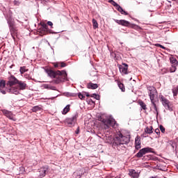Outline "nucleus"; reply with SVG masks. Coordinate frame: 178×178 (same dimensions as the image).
<instances>
[{"mask_svg": "<svg viewBox=\"0 0 178 178\" xmlns=\"http://www.w3.org/2000/svg\"><path fill=\"white\" fill-rule=\"evenodd\" d=\"M108 144H111L113 148H117L118 151H120L122 148H124V144H129L130 143V138L123 136L120 131H118L115 137L113 140L107 141Z\"/></svg>", "mask_w": 178, "mask_h": 178, "instance_id": "nucleus-1", "label": "nucleus"}, {"mask_svg": "<svg viewBox=\"0 0 178 178\" xmlns=\"http://www.w3.org/2000/svg\"><path fill=\"white\" fill-rule=\"evenodd\" d=\"M45 72L47 73L49 77L51 79H56L54 81L56 84H59L65 80H67V73L65 70L54 71L51 69H46Z\"/></svg>", "mask_w": 178, "mask_h": 178, "instance_id": "nucleus-2", "label": "nucleus"}, {"mask_svg": "<svg viewBox=\"0 0 178 178\" xmlns=\"http://www.w3.org/2000/svg\"><path fill=\"white\" fill-rule=\"evenodd\" d=\"M99 121L102 122V123H103V124L105 125V129H109V126H111L113 129H116V127H118V126H119L118 124V122H116V120H115V119H113V118L105 119V118L101 117L99 118Z\"/></svg>", "mask_w": 178, "mask_h": 178, "instance_id": "nucleus-3", "label": "nucleus"}, {"mask_svg": "<svg viewBox=\"0 0 178 178\" xmlns=\"http://www.w3.org/2000/svg\"><path fill=\"white\" fill-rule=\"evenodd\" d=\"M7 23L8 24V27L10 29V33L11 34L12 38L13 40H16V37H17V29L15 28V26L10 19H8L7 21Z\"/></svg>", "mask_w": 178, "mask_h": 178, "instance_id": "nucleus-4", "label": "nucleus"}, {"mask_svg": "<svg viewBox=\"0 0 178 178\" xmlns=\"http://www.w3.org/2000/svg\"><path fill=\"white\" fill-rule=\"evenodd\" d=\"M152 148L151 147H144L139 150V152L136 154V158H143L145 154H149V152L153 153Z\"/></svg>", "mask_w": 178, "mask_h": 178, "instance_id": "nucleus-5", "label": "nucleus"}, {"mask_svg": "<svg viewBox=\"0 0 178 178\" xmlns=\"http://www.w3.org/2000/svg\"><path fill=\"white\" fill-rule=\"evenodd\" d=\"M77 118H79V114L74 115L72 118H66L65 120V123L68 124V126L72 127L76 124V122H77Z\"/></svg>", "mask_w": 178, "mask_h": 178, "instance_id": "nucleus-6", "label": "nucleus"}, {"mask_svg": "<svg viewBox=\"0 0 178 178\" xmlns=\"http://www.w3.org/2000/svg\"><path fill=\"white\" fill-rule=\"evenodd\" d=\"M160 100L161 101L162 105L164 106L165 109L168 111H172V107H170V102L166 97H163V95L160 96Z\"/></svg>", "mask_w": 178, "mask_h": 178, "instance_id": "nucleus-7", "label": "nucleus"}, {"mask_svg": "<svg viewBox=\"0 0 178 178\" xmlns=\"http://www.w3.org/2000/svg\"><path fill=\"white\" fill-rule=\"evenodd\" d=\"M120 73L122 74H129V65L126 64L125 63H122V65L118 66Z\"/></svg>", "mask_w": 178, "mask_h": 178, "instance_id": "nucleus-8", "label": "nucleus"}, {"mask_svg": "<svg viewBox=\"0 0 178 178\" xmlns=\"http://www.w3.org/2000/svg\"><path fill=\"white\" fill-rule=\"evenodd\" d=\"M19 81L15 77V76L12 75L8 78V81L7 82V86H10L12 87L16 84H18Z\"/></svg>", "mask_w": 178, "mask_h": 178, "instance_id": "nucleus-9", "label": "nucleus"}, {"mask_svg": "<svg viewBox=\"0 0 178 178\" xmlns=\"http://www.w3.org/2000/svg\"><path fill=\"white\" fill-rule=\"evenodd\" d=\"M114 22H115V23H117L118 24H119L120 26H124V27H130V26H131V24H130V22L129 21H126L125 19H113Z\"/></svg>", "mask_w": 178, "mask_h": 178, "instance_id": "nucleus-10", "label": "nucleus"}, {"mask_svg": "<svg viewBox=\"0 0 178 178\" xmlns=\"http://www.w3.org/2000/svg\"><path fill=\"white\" fill-rule=\"evenodd\" d=\"M0 92L3 95L6 94V81L5 80L0 81Z\"/></svg>", "mask_w": 178, "mask_h": 178, "instance_id": "nucleus-11", "label": "nucleus"}, {"mask_svg": "<svg viewBox=\"0 0 178 178\" xmlns=\"http://www.w3.org/2000/svg\"><path fill=\"white\" fill-rule=\"evenodd\" d=\"M48 165L44 166L40 169L39 173L40 177H44L45 175L48 173Z\"/></svg>", "mask_w": 178, "mask_h": 178, "instance_id": "nucleus-12", "label": "nucleus"}, {"mask_svg": "<svg viewBox=\"0 0 178 178\" xmlns=\"http://www.w3.org/2000/svg\"><path fill=\"white\" fill-rule=\"evenodd\" d=\"M7 91L10 94H15V95H19V94H20V90L15 87H11L10 88L8 89Z\"/></svg>", "mask_w": 178, "mask_h": 178, "instance_id": "nucleus-13", "label": "nucleus"}, {"mask_svg": "<svg viewBox=\"0 0 178 178\" xmlns=\"http://www.w3.org/2000/svg\"><path fill=\"white\" fill-rule=\"evenodd\" d=\"M135 147L136 149H140L141 148V138L138 136L135 138Z\"/></svg>", "mask_w": 178, "mask_h": 178, "instance_id": "nucleus-14", "label": "nucleus"}, {"mask_svg": "<svg viewBox=\"0 0 178 178\" xmlns=\"http://www.w3.org/2000/svg\"><path fill=\"white\" fill-rule=\"evenodd\" d=\"M3 113L6 116V118L10 119V120H16V119H15V118L13 117V114L10 111L8 110H3Z\"/></svg>", "mask_w": 178, "mask_h": 178, "instance_id": "nucleus-15", "label": "nucleus"}, {"mask_svg": "<svg viewBox=\"0 0 178 178\" xmlns=\"http://www.w3.org/2000/svg\"><path fill=\"white\" fill-rule=\"evenodd\" d=\"M17 84L19 90H23L27 88V83H26L24 81H19Z\"/></svg>", "mask_w": 178, "mask_h": 178, "instance_id": "nucleus-16", "label": "nucleus"}, {"mask_svg": "<svg viewBox=\"0 0 178 178\" xmlns=\"http://www.w3.org/2000/svg\"><path fill=\"white\" fill-rule=\"evenodd\" d=\"M129 175L133 178H138L139 177L138 172H136V170H130Z\"/></svg>", "mask_w": 178, "mask_h": 178, "instance_id": "nucleus-17", "label": "nucleus"}, {"mask_svg": "<svg viewBox=\"0 0 178 178\" xmlns=\"http://www.w3.org/2000/svg\"><path fill=\"white\" fill-rule=\"evenodd\" d=\"M147 90L149 91V92H148L149 95H151L152 94H156V92H157L156 88H155V87H154V86L147 87Z\"/></svg>", "mask_w": 178, "mask_h": 178, "instance_id": "nucleus-18", "label": "nucleus"}, {"mask_svg": "<svg viewBox=\"0 0 178 178\" xmlns=\"http://www.w3.org/2000/svg\"><path fill=\"white\" fill-rule=\"evenodd\" d=\"M40 33H45V31H48V24L43 23L42 24V28L39 29Z\"/></svg>", "mask_w": 178, "mask_h": 178, "instance_id": "nucleus-19", "label": "nucleus"}, {"mask_svg": "<svg viewBox=\"0 0 178 178\" xmlns=\"http://www.w3.org/2000/svg\"><path fill=\"white\" fill-rule=\"evenodd\" d=\"M171 65L178 66V61L175 57L170 58Z\"/></svg>", "mask_w": 178, "mask_h": 178, "instance_id": "nucleus-20", "label": "nucleus"}, {"mask_svg": "<svg viewBox=\"0 0 178 178\" xmlns=\"http://www.w3.org/2000/svg\"><path fill=\"white\" fill-rule=\"evenodd\" d=\"M97 87H98V84L97 83H90L88 84V88L91 90H97Z\"/></svg>", "mask_w": 178, "mask_h": 178, "instance_id": "nucleus-21", "label": "nucleus"}, {"mask_svg": "<svg viewBox=\"0 0 178 178\" xmlns=\"http://www.w3.org/2000/svg\"><path fill=\"white\" fill-rule=\"evenodd\" d=\"M69 111H70V104L67 105L63 110L62 113L63 115H66Z\"/></svg>", "mask_w": 178, "mask_h": 178, "instance_id": "nucleus-22", "label": "nucleus"}, {"mask_svg": "<svg viewBox=\"0 0 178 178\" xmlns=\"http://www.w3.org/2000/svg\"><path fill=\"white\" fill-rule=\"evenodd\" d=\"M153 128L152 127H147L145 129V133H147V134H152L154 133V131H152Z\"/></svg>", "mask_w": 178, "mask_h": 178, "instance_id": "nucleus-23", "label": "nucleus"}, {"mask_svg": "<svg viewBox=\"0 0 178 178\" xmlns=\"http://www.w3.org/2000/svg\"><path fill=\"white\" fill-rule=\"evenodd\" d=\"M42 109L40 106H35L32 108L31 111L32 112H38Z\"/></svg>", "mask_w": 178, "mask_h": 178, "instance_id": "nucleus-24", "label": "nucleus"}, {"mask_svg": "<svg viewBox=\"0 0 178 178\" xmlns=\"http://www.w3.org/2000/svg\"><path fill=\"white\" fill-rule=\"evenodd\" d=\"M118 87L122 92H124L126 91V88H124V85L123 83H118Z\"/></svg>", "mask_w": 178, "mask_h": 178, "instance_id": "nucleus-25", "label": "nucleus"}, {"mask_svg": "<svg viewBox=\"0 0 178 178\" xmlns=\"http://www.w3.org/2000/svg\"><path fill=\"white\" fill-rule=\"evenodd\" d=\"M139 105H140V106H141V108L144 111H147V104H145V103H144V102H143V101L139 102Z\"/></svg>", "mask_w": 178, "mask_h": 178, "instance_id": "nucleus-26", "label": "nucleus"}, {"mask_svg": "<svg viewBox=\"0 0 178 178\" xmlns=\"http://www.w3.org/2000/svg\"><path fill=\"white\" fill-rule=\"evenodd\" d=\"M93 29L95 30L96 29H98V22L96 21L95 19H92V20Z\"/></svg>", "mask_w": 178, "mask_h": 178, "instance_id": "nucleus-27", "label": "nucleus"}, {"mask_svg": "<svg viewBox=\"0 0 178 178\" xmlns=\"http://www.w3.org/2000/svg\"><path fill=\"white\" fill-rule=\"evenodd\" d=\"M177 65H171V67L170 68V73H175L176 72Z\"/></svg>", "mask_w": 178, "mask_h": 178, "instance_id": "nucleus-28", "label": "nucleus"}, {"mask_svg": "<svg viewBox=\"0 0 178 178\" xmlns=\"http://www.w3.org/2000/svg\"><path fill=\"white\" fill-rule=\"evenodd\" d=\"M108 2H109V3H111V5H113V6H115V8H117L119 5V4H118V3H116L113 0H108Z\"/></svg>", "mask_w": 178, "mask_h": 178, "instance_id": "nucleus-29", "label": "nucleus"}, {"mask_svg": "<svg viewBox=\"0 0 178 178\" xmlns=\"http://www.w3.org/2000/svg\"><path fill=\"white\" fill-rule=\"evenodd\" d=\"M19 72L21 74H24V73H26V72H27V70H26V67H20Z\"/></svg>", "mask_w": 178, "mask_h": 178, "instance_id": "nucleus-30", "label": "nucleus"}, {"mask_svg": "<svg viewBox=\"0 0 178 178\" xmlns=\"http://www.w3.org/2000/svg\"><path fill=\"white\" fill-rule=\"evenodd\" d=\"M149 97L150 98L151 102H154V99H155V93H153L152 95H149Z\"/></svg>", "mask_w": 178, "mask_h": 178, "instance_id": "nucleus-31", "label": "nucleus"}, {"mask_svg": "<svg viewBox=\"0 0 178 178\" xmlns=\"http://www.w3.org/2000/svg\"><path fill=\"white\" fill-rule=\"evenodd\" d=\"M172 93H173L174 97H177L178 88L172 89Z\"/></svg>", "mask_w": 178, "mask_h": 178, "instance_id": "nucleus-32", "label": "nucleus"}, {"mask_svg": "<svg viewBox=\"0 0 178 178\" xmlns=\"http://www.w3.org/2000/svg\"><path fill=\"white\" fill-rule=\"evenodd\" d=\"M76 95H78L80 99H84L86 98V96L83 95L81 92H79L78 94H76Z\"/></svg>", "mask_w": 178, "mask_h": 178, "instance_id": "nucleus-33", "label": "nucleus"}, {"mask_svg": "<svg viewBox=\"0 0 178 178\" xmlns=\"http://www.w3.org/2000/svg\"><path fill=\"white\" fill-rule=\"evenodd\" d=\"M60 67H66L67 66V64L65 62H59Z\"/></svg>", "mask_w": 178, "mask_h": 178, "instance_id": "nucleus-34", "label": "nucleus"}, {"mask_svg": "<svg viewBox=\"0 0 178 178\" xmlns=\"http://www.w3.org/2000/svg\"><path fill=\"white\" fill-rule=\"evenodd\" d=\"M67 95H68V97H76L77 96L76 93H70V92H67Z\"/></svg>", "mask_w": 178, "mask_h": 178, "instance_id": "nucleus-35", "label": "nucleus"}, {"mask_svg": "<svg viewBox=\"0 0 178 178\" xmlns=\"http://www.w3.org/2000/svg\"><path fill=\"white\" fill-rule=\"evenodd\" d=\"M152 104L153 105V108L154 111L158 110V108L156 107V104H155V102H151Z\"/></svg>", "mask_w": 178, "mask_h": 178, "instance_id": "nucleus-36", "label": "nucleus"}, {"mask_svg": "<svg viewBox=\"0 0 178 178\" xmlns=\"http://www.w3.org/2000/svg\"><path fill=\"white\" fill-rule=\"evenodd\" d=\"M116 8L118 12H120V13L123 12V8L120 6L118 5V6H117Z\"/></svg>", "mask_w": 178, "mask_h": 178, "instance_id": "nucleus-37", "label": "nucleus"}, {"mask_svg": "<svg viewBox=\"0 0 178 178\" xmlns=\"http://www.w3.org/2000/svg\"><path fill=\"white\" fill-rule=\"evenodd\" d=\"M19 19H17V22L19 23H23V22H25L26 19H21L20 17H18Z\"/></svg>", "mask_w": 178, "mask_h": 178, "instance_id": "nucleus-38", "label": "nucleus"}, {"mask_svg": "<svg viewBox=\"0 0 178 178\" xmlns=\"http://www.w3.org/2000/svg\"><path fill=\"white\" fill-rule=\"evenodd\" d=\"M159 129L161 133H165V127H163L162 125H160Z\"/></svg>", "mask_w": 178, "mask_h": 178, "instance_id": "nucleus-39", "label": "nucleus"}, {"mask_svg": "<svg viewBox=\"0 0 178 178\" xmlns=\"http://www.w3.org/2000/svg\"><path fill=\"white\" fill-rule=\"evenodd\" d=\"M47 25L51 26V29H52V26H54V23L51 21L47 22Z\"/></svg>", "mask_w": 178, "mask_h": 178, "instance_id": "nucleus-40", "label": "nucleus"}, {"mask_svg": "<svg viewBox=\"0 0 178 178\" xmlns=\"http://www.w3.org/2000/svg\"><path fill=\"white\" fill-rule=\"evenodd\" d=\"M155 133H156V134L159 136L161 134V131L159 130V129H155Z\"/></svg>", "mask_w": 178, "mask_h": 178, "instance_id": "nucleus-41", "label": "nucleus"}, {"mask_svg": "<svg viewBox=\"0 0 178 178\" xmlns=\"http://www.w3.org/2000/svg\"><path fill=\"white\" fill-rule=\"evenodd\" d=\"M121 15H124L125 16H127L129 13H127V12H126L124 10H122V11H121Z\"/></svg>", "mask_w": 178, "mask_h": 178, "instance_id": "nucleus-42", "label": "nucleus"}, {"mask_svg": "<svg viewBox=\"0 0 178 178\" xmlns=\"http://www.w3.org/2000/svg\"><path fill=\"white\" fill-rule=\"evenodd\" d=\"M54 67H60V64H59V62H58V63H54Z\"/></svg>", "mask_w": 178, "mask_h": 178, "instance_id": "nucleus-43", "label": "nucleus"}, {"mask_svg": "<svg viewBox=\"0 0 178 178\" xmlns=\"http://www.w3.org/2000/svg\"><path fill=\"white\" fill-rule=\"evenodd\" d=\"M49 90H56V87L55 86H49Z\"/></svg>", "mask_w": 178, "mask_h": 178, "instance_id": "nucleus-44", "label": "nucleus"}, {"mask_svg": "<svg viewBox=\"0 0 178 178\" xmlns=\"http://www.w3.org/2000/svg\"><path fill=\"white\" fill-rule=\"evenodd\" d=\"M154 115H156V118H158V115L159 114V113L158 112V110H156V111L154 110Z\"/></svg>", "mask_w": 178, "mask_h": 178, "instance_id": "nucleus-45", "label": "nucleus"}, {"mask_svg": "<svg viewBox=\"0 0 178 178\" xmlns=\"http://www.w3.org/2000/svg\"><path fill=\"white\" fill-rule=\"evenodd\" d=\"M156 47H159L160 48H162V49H165V47L162 44H157Z\"/></svg>", "mask_w": 178, "mask_h": 178, "instance_id": "nucleus-46", "label": "nucleus"}, {"mask_svg": "<svg viewBox=\"0 0 178 178\" xmlns=\"http://www.w3.org/2000/svg\"><path fill=\"white\" fill-rule=\"evenodd\" d=\"M157 167H158V169H159V170H165L164 169H163V168H162L161 165H157Z\"/></svg>", "mask_w": 178, "mask_h": 178, "instance_id": "nucleus-47", "label": "nucleus"}, {"mask_svg": "<svg viewBox=\"0 0 178 178\" xmlns=\"http://www.w3.org/2000/svg\"><path fill=\"white\" fill-rule=\"evenodd\" d=\"M147 134H148L145 131V133H143L142 136H143V137L146 138V137H148V135H147Z\"/></svg>", "mask_w": 178, "mask_h": 178, "instance_id": "nucleus-48", "label": "nucleus"}, {"mask_svg": "<svg viewBox=\"0 0 178 178\" xmlns=\"http://www.w3.org/2000/svg\"><path fill=\"white\" fill-rule=\"evenodd\" d=\"M19 170H21V173H23L24 172V167H20Z\"/></svg>", "mask_w": 178, "mask_h": 178, "instance_id": "nucleus-49", "label": "nucleus"}, {"mask_svg": "<svg viewBox=\"0 0 178 178\" xmlns=\"http://www.w3.org/2000/svg\"><path fill=\"white\" fill-rule=\"evenodd\" d=\"M95 96H97V94L95 93H93L92 95H90L92 98H95Z\"/></svg>", "mask_w": 178, "mask_h": 178, "instance_id": "nucleus-50", "label": "nucleus"}, {"mask_svg": "<svg viewBox=\"0 0 178 178\" xmlns=\"http://www.w3.org/2000/svg\"><path fill=\"white\" fill-rule=\"evenodd\" d=\"M76 134H79L80 133V129L77 128L76 131H75Z\"/></svg>", "mask_w": 178, "mask_h": 178, "instance_id": "nucleus-51", "label": "nucleus"}, {"mask_svg": "<svg viewBox=\"0 0 178 178\" xmlns=\"http://www.w3.org/2000/svg\"><path fill=\"white\" fill-rule=\"evenodd\" d=\"M95 99H99V95H96V96L95 97Z\"/></svg>", "mask_w": 178, "mask_h": 178, "instance_id": "nucleus-52", "label": "nucleus"}, {"mask_svg": "<svg viewBox=\"0 0 178 178\" xmlns=\"http://www.w3.org/2000/svg\"><path fill=\"white\" fill-rule=\"evenodd\" d=\"M86 97H91V95H90V93L88 92H85Z\"/></svg>", "mask_w": 178, "mask_h": 178, "instance_id": "nucleus-53", "label": "nucleus"}, {"mask_svg": "<svg viewBox=\"0 0 178 178\" xmlns=\"http://www.w3.org/2000/svg\"><path fill=\"white\" fill-rule=\"evenodd\" d=\"M19 16L22 17V16H24V15L22 14V15H20Z\"/></svg>", "mask_w": 178, "mask_h": 178, "instance_id": "nucleus-54", "label": "nucleus"}, {"mask_svg": "<svg viewBox=\"0 0 178 178\" xmlns=\"http://www.w3.org/2000/svg\"><path fill=\"white\" fill-rule=\"evenodd\" d=\"M115 178H120V177H115Z\"/></svg>", "mask_w": 178, "mask_h": 178, "instance_id": "nucleus-55", "label": "nucleus"}, {"mask_svg": "<svg viewBox=\"0 0 178 178\" xmlns=\"http://www.w3.org/2000/svg\"><path fill=\"white\" fill-rule=\"evenodd\" d=\"M66 40H69V38H66Z\"/></svg>", "mask_w": 178, "mask_h": 178, "instance_id": "nucleus-56", "label": "nucleus"}, {"mask_svg": "<svg viewBox=\"0 0 178 178\" xmlns=\"http://www.w3.org/2000/svg\"><path fill=\"white\" fill-rule=\"evenodd\" d=\"M175 88H178V86Z\"/></svg>", "mask_w": 178, "mask_h": 178, "instance_id": "nucleus-57", "label": "nucleus"}, {"mask_svg": "<svg viewBox=\"0 0 178 178\" xmlns=\"http://www.w3.org/2000/svg\"><path fill=\"white\" fill-rule=\"evenodd\" d=\"M177 169L178 170V165L177 166Z\"/></svg>", "mask_w": 178, "mask_h": 178, "instance_id": "nucleus-58", "label": "nucleus"}, {"mask_svg": "<svg viewBox=\"0 0 178 178\" xmlns=\"http://www.w3.org/2000/svg\"><path fill=\"white\" fill-rule=\"evenodd\" d=\"M129 80L131 81V78Z\"/></svg>", "mask_w": 178, "mask_h": 178, "instance_id": "nucleus-59", "label": "nucleus"}]
</instances>
